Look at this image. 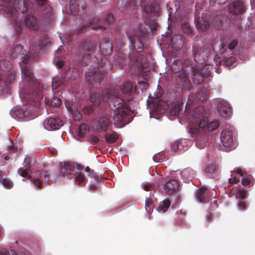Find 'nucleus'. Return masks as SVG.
Listing matches in <instances>:
<instances>
[{
  "label": "nucleus",
  "mask_w": 255,
  "mask_h": 255,
  "mask_svg": "<svg viewBox=\"0 0 255 255\" xmlns=\"http://www.w3.org/2000/svg\"><path fill=\"white\" fill-rule=\"evenodd\" d=\"M135 85L131 81L125 82L121 86V91L124 99L117 97L115 92L109 89H105L102 92V95L93 92L90 96L91 102L95 106H100L105 102L111 101L113 103V122L117 128H121L128 124L130 121L131 110L129 104L133 98L132 93Z\"/></svg>",
  "instance_id": "nucleus-1"
},
{
  "label": "nucleus",
  "mask_w": 255,
  "mask_h": 255,
  "mask_svg": "<svg viewBox=\"0 0 255 255\" xmlns=\"http://www.w3.org/2000/svg\"><path fill=\"white\" fill-rule=\"evenodd\" d=\"M11 58L15 59L19 56L22 59L21 64V71L23 82L25 83L24 86L23 84H20L21 91L19 96L22 100L26 104L31 105L38 108L40 104L39 98L40 96V92H36L35 80L33 71L29 65H28L30 57L26 55V51L23 49L20 44L14 45L10 49Z\"/></svg>",
  "instance_id": "nucleus-2"
},
{
  "label": "nucleus",
  "mask_w": 255,
  "mask_h": 255,
  "mask_svg": "<svg viewBox=\"0 0 255 255\" xmlns=\"http://www.w3.org/2000/svg\"><path fill=\"white\" fill-rule=\"evenodd\" d=\"M11 0H0V11L3 10L12 19V23L14 27L16 35H19L22 31V25L24 24L31 30H36L39 27L38 19L33 15L25 16L23 21L19 18L20 13L24 14L27 12L28 8L26 0H23V7L18 8L19 3L15 2L12 4Z\"/></svg>",
  "instance_id": "nucleus-3"
},
{
  "label": "nucleus",
  "mask_w": 255,
  "mask_h": 255,
  "mask_svg": "<svg viewBox=\"0 0 255 255\" xmlns=\"http://www.w3.org/2000/svg\"><path fill=\"white\" fill-rule=\"evenodd\" d=\"M188 118L191 124L189 132L192 137H196L200 133V129L207 125L208 113L204 107L199 106L190 112Z\"/></svg>",
  "instance_id": "nucleus-4"
},
{
  "label": "nucleus",
  "mask_w": 255,
  "mask_h": 255,
  "mask_svg": "<svg viewBox=\"0 0 255 255\" xmlns=\"http://www.w3.org/2000/svg\"><path fill=\"white\" fill-rule=\"evenodd\" d=\"M130 41L133 48L138 50L129 55V64L132 72L136 74H139L143 71V64L146 61V57L141 53L140 49H142L143 44L139 37L135 40L131 38Z\"/></svg>",
  "instance_id": "nucleus-5"
},
{
  "label": "nucleus",
  "mask_w": 255,
  "mask_h": 255,
  "mask_svg": "<svg viewBox=\"0 0 255 255\" xmlns=\"http://www.w3.org/2000/svg\"><path fill=\"white\" fill-rule=\"evenodd\" d=\"M15 79V72L10 61H0V84H4L6 87L12 84Z\"/></svg>",
  "instance_id": "nucleus-6"
},
{
  "label": "nucleus",
  "mask_w": 255,
  "mask_h": 255,
  "mask_svg": "<svg viewBox=\"0 0 255 255\" xmlns=\"http://www.w3.org/2000/svg\"><path fill=\"white\" fill-rule=\"evenodd\" d=\"M220 126L217 121H212L204 126L203 129H200V133L196 137V145L200 149L204 148L207 144L210 139V132L217 129Z\"/></svg>",
  "instance_id": "nucleus-7"
},
{
  "label": "nucleus",
  "mask_w": 255,
  "mask_h": 255,
  "mask_svg": "<svg viewBox=\"0 0 255 255\" xmlns=\"http://www.w3.org/2000/svg\"><path fill=\"white\" fill-rule=\"evenodd\" d=\"M172 69L175 73L179 72L177 78V85L182 90H189L191 88V83L188 77L187 73L183 70V65L180 64L178 65L177 62L173 63Z\"/></svg>",
  "instance_id": "nucleus-8"
},
{
  "label": "nucleus",
  "mask_w": 255,
  "mask_h": 255,
  "mask_svg": "<svg viewBox=\"0 0 255 255\" xmlns=\"http://www.w3.org/2000/svg\"><path fill=\"white\" fill-rule=\"evenodd\" d=\"M75 163L72 162H60L59 164V181L67 178L72 179L76 174Z\"/></svg>",
  "instance_id": "nucleus-9"
},
{
  "label": "nucleus",
  "mask_w": 255,
  "mask_h": 255,
  "mask_svg": "<svg viewBox=\"0 0 255 255\" xmlns=\"http://www.w3.org/2000/svg\"><path fill=\"white\" fill-rule=\"evenodd\" d=\"M106 75L107 73L104 70L94 68L86 73L85 79L90 84H92L94 82L100 83Z\"/></svg>",
  "instance_id": "nucleus-10"
},
{
  "label": "nucleus",
  "mask_w": 255,
  "mask_h": 255,
  "mask_svg": "<svg viewBox=\"0 0 255 255\" xmlns=\"http://www.w3.org/2000/svg\"><path fill=\"white\" fill-rule=\"evenodd\" d=\"M188 15L186 13L177 12L175 13V20L181 23L182 31L185 34L190 36L193 34V29L187 21Z\"/></svg>",
  "instance_id": "nucleus-11"
},
{
  "label": "nucleus",
  "mask_w": 255,
  "mask_h": 255,
  "mask_svg": "<svg viewBox=\"0 0 255 255\" xmlns=\"http://www.w3.org/2000/svg\"><path fill=\"white\" fill-rule=\"evenodd\" d=\"M96 44L94 42L84 41L79 45V59L88 57L95 50Z\"/></svg>",
  "instance_id": "nucleus-12"
},
{
  "label": "nucleus",
  "mask_w": 255,
  "mask_h": 255,
  "mask_svg": "<svg viewBox=\"0 0 255 255\" xmlns=\"http://www.w3.org/2000/svg\"><path fill=\"white\" fill-rule=\"evenodd\" d=\"M10 114L13 118L19 120L28 121L34 118L30 111L26 107L11 110Z\"/></svg>",
  "instance_id": "nucleus-13"
},
{
  "label": "nucleus",
  "mask_w": 255,
  "mask_h": 255,
  "mask_svg": "<svg viewBox=\"0 0 255 255\" xmlns=\"http://www.w3.org/2000/svg\"><path fill=\"white\" fill-rule=\"evenodd\" d=\"M110 124V118L108 116L103 115L100 116L98 119L94 121L92 127L97 131H105L108 129Z\"/></svg>",
  "instance_id": "nucleus-14"
},
{
  "label": "nucleus",
  "mask_w": 255,
  "mask_h": 255,
  "mask_svg": "<svg viewBox=\"0 0 255 255\" xmlns=\"http://www.w3.org/2000/svg\"><path fill=\"white\" fill-rule=\"evenodd\" d=\"M207 52L204 48L194 45L192 46V56L194 60L198 64H202L208 57Z\"/></svg>",
  "instance_id": "nucleus-15"
},
{
  "label": "nucleus",
  "mask_w": 255,
  "mask_h": 255,
  "mask_svg": "<svg viewBox=\"0 0 255 255\" xmlns=\"http://www.w3.org/2000/svg\"><path fill=\"white\" fill-rule=\"evenodd\" d=\"M31 171L29 167H26L25 169L22 168L18 169V173L21 176L29 179L30 180L31 182L34 185L36 188L38 190L42 189L43 188V182L38 177L35 176H33L30 175L29 174V171Z\"/></svg>",
  "instance_id": "nucleus-16"
},
{
  "label": "nucleus",
  "mask_w": 255,
  "mask_h": 255,
  "mask_svg": "<svg viewBox=\"0 0 255 255\" xmlns=\"http://www.w3.org/2000/svg\"><path fill=\"white\" fill-rule=\"evenodd\" d=\"M228 9L230 13L234 15H242L246 12L245 3L241 0L233 1L229 5Z\"/></svg>",
  "instance_id": "nucleus-17"
},
{
  "label": "nucleus",
  "mask_w": 255,
  "mask_h": 255,
  "mask_svg": "<svg viewBox=\"0 0 255 255\" xmlns=\"http://www.w3.org/2000/svg\"><path fill=\"white\" fill-rule=\"evenodd\" d=\"M217 110L219 114L223 118H227L231 114V108L230 104L224 100H219Z\"/></svg>",
  "instance_id": "nucleus-18"
},
{
  "label": "nucleus",
  "mask_w": 255,
  "mask_h": 255,
  "mask_svg": "<svg viewBox=\"0 0 255 255\" xmlns=\"http://www.w3.org/2000/svg\"><path fill=\"white\" fill-rule=\"evenodd\" d=\"M63 125V121L58 117H49L44 122V126L47 130H56Z\"/></svg>",
  "instance_id": "nucleus-19"
},
{
  "label": "nucleus",
  "mask_w": 255,
  "mask_h": 255,
  "mask_svg": "<svg viewBox=\"0 0 255 255\" xmlns=\"http://www.w3.org/2000/svg\"><path fill=\"white\" fill-rule=\"evenodd\" d=\"M221 140L225 147H232L234 144L232 131L227 128L224 129L221 134Z\"/></svg>",
  "instance_id": "nucleus-20"
},
{
  "label": "nucleus",
  "mask_w": 255,
  "mask_h": 255,
  "mask_svg": "<svg viewBox=\"0 0 255 255\" xmlns=\"http://www.w3.org/2000/svg\"><path fill=\"white\" fill-rule=\"evenodd\" d=\"M195 196L196 200L201 203H207L210 200L208 189L205 187L199 188L196 192Z\"/></svg>",
  "instance_id": "nucleus-21"
},
{
  "label": "nucleus",
  "mask_w": 255,
  "mask_h": 255,
  "mask_svg": "<svg viewBox=\"0 0 255 255\" xmlns=\"http://www.w3.org/2000/svg\"><path fill=\"white\" fill-rule=\"evenodd\" d=\"M40 174H42L45 182L48 184H51L58 180H59L58 170L57 171L44 170Z\"/></svg>",
  "instance_id": "nucleus-22"
},
{
  "label": "nucleus",
  "mask_w": 255,
  "mask_h": 255,
  "mask_svg": "<svg viewBox=\"0 0 255 255\" xmlns=\"http://www.w3.org/2000/svg\"><path fill=\"white\" fill-rule=\"evenodd\" d=\"M179 187L177 180L171 179L166 182L164 185V190L167 194H172L175 192Z\"/></svg>",
  "instance_id": "nucleus-23"
},
{
  "label": "nucleus",
  "mask_w": 255,
  "mask_h": 255,
  "mask_svg": "<svg viewBox=\"0 0 255 255\" xmlns=\"http://www.w3.org/2000/svg\"><path fill=\"white\" fill-rule=\"evenodd\" d=\"M191 68L193 82L196 84H201L203 82L205 76L200 72V68L194 66H192Z\"/></svg>",
  "instance_id": "nucleus-24"
},
{
  "label": "nucleus",
  "mask_w": 255,
  "mask_h": 255,
  "mask_svg": "<svg viewBox=\"0 0 255 255\" xmlns=\"http://www.w3.org/2000/svg\"><path fill=\"white\" fill-rule=\"evenodd\" d=\"M99 21V20H97V22H95L94 20L91 21L90 22H88V24L86 25H83L79 30L78 31V34H81L84 32L87 28L89 26H91L93 30H102L104 29H106V27L104 25H102L100 24H98L97 22Z\"/></svg>",
  "instance_id": "nucleus-25"
},
{
  "label": "nucleus",
  "mask_w": 255,
  "mask_h": 255,
  "mask_svg": "<svg viewBox=\"0 0 255 255\" xmlns=\"http://www.w3.org/2000/svg\"><path fill=\"white\" fill-rule=\"evenodd\" d=\"M50 43V41L46 34H42L40 36L38 46L32 48V50L34 52L39 51L40 49L48 45Z\"/></svg>",
  "instance_id": "nucleus-26"
},
{
  "label": "nucleus",
  "mask_w": 255,
  "mask_h": 255,
  "mask_svg": "<svg viewBox=\"0 0 255 255\" xmlns=\"http://www.w3.org/2000/svg\"><path fill=\"white\" fill-rule=\"evenodd\" d=\"M218 170V167L216 165L215 163H212L208 164L205 168V174L209 176L213 177L216 175Z\"/></svg>",
  "instance_id": "nucleus-27"
},
{
  "label": "nucleus",
  "mask_w": 255,
  "mask_h": 255,
  "mask_svg": "<svg viewBox=\"0 0 255 255\" xmlns=\"http://www.w3.org/2000/svg\"><path fill=\"white\" fill-rule=\"evenodd\" d=\"M238 44V41L237 39L232 40L228 45L222 43L220 46V52L224 53L228 49L232 50L236 48Z\"/></svg>",
  "instance_id": "nucleus-28"
},
{
  "label": "nucleus",
  "mask_w": 255,
  "mask_h": 255,
  "mask_svg": "<svg viewBox=\"0 0 255 255\" xmlns=\"http://www.w3.org/2000/svg\"><path fill=\"white\" fill-rule=\"evenodd\" d=\"M159 10V6L158 4L146 5L143 7L144 12L149 14L156 15Z\"/></svg>",
  "instance_id": "nucleus-29"
},
{
  "label": "nucleus",
  "mask_w": 255,
  "mask_h": 255,
  "mask_svg": "<svg viewBox=\"0 0 255 255\" xmlns=\"http://www.w3.org/2000/svg\"><path fill=\"white\" fill-rule=\"evenodd\" d=\"M65 81V76H56L52 79V88L53 91L55 90L62 85Z\"/></svg>",
  "instance_id": "nucleus-30"
},
{
  "label": "nucleus",
  "mask_w": 255,
  "mask_h": 255,
  "mask_svg": "<svg viewBox=\"0 0 255 255\" xmlns=\"http://www.w3.org/2000/svg\"><path fill=\"white\" fill-rule=\"evenodd\" d=\"M197 23L203 31L206 30L210 25L208 19L206 17H199L197 20Z\"/></svg>",
  "instance_id": "nucleus-31"
},
{
  "label": "nucleus",
  "mask_w": 255,
  "mask_h": 255,
  "mask_svg": "<svg viewBox=\"0 0 255 255\" xmlns=\"http://www.w3.org/2000/svg\"><path fill=\"white\" fill-rule=\"evenodd\" d=\"M200 64V66L196 65L195 66H197L198 68H200V72L203 74V76L205 77H208L210 75L211 71L212 69V65L210 64H205L203 66L202 64Z\"/></svg>",
  "instance_id": "nucleus-32"
},
{
  "label": "nucleus",
  "mask_w": 255,
  "mask_h": 255,
  "mask_svg": "<svg viewBox=\"0 0 255 255\" xmlns=\"http://www.w3.org/2000/svg\"><path fill=\"white\" fill-rule=\"evenodd\" d=\"M170 201L168 199H166L160 202L159 206L157 208V210L159 212H165L170 206Z\"/></svg>",
  "instance_id": "nucleus-33"
},
{
  "label": "nucleus",
  "mask_w": 255,
  "mask_h": 255,
  "mask_svg": "<svg viewBox=\"0 0 255 255\" xmlns=\"http://www.w3.org/2000/svg\"><path fill=\"white\" fill-rule=\"evenodd\" d=\"M133 0H119L118 6L121 11H125V8L130 6Z\"/></svg>",
  "instance_id": "nucleus-34"
},
{
  "label": "nucleus",
  "mask_w": 255,
  "mask_h": 255,
  "mask_svg": "<svg viewBox=\"0 0 255 255\" xmlns=\"http://www.w3.org/2000/svg\"><path fill=\"white\" fill-rule=\"evenodd\" d=\"M77 0H70L69 8L71 13L76 14L79 11V5L77 4Z\"/></svg>",
  "instance_id": "nucleus-35"
},
{
  "label": "nucleus",
  "mask_w": 255,
  "mask_h": 255,
  "mask_svg": "<svg viewBox=\"0 0 255 255\" xmlns=\"http://www.w3.org/2000/svg\"><path fill=\"white\" fill-rule=\"evenodd\" d=\"M182 147L183 143L179 140L174 142L171 145V149L174 152L182 151L183 150Z\"/></svg>",
  "instance_id": "nucleus-36"
},
{
  "label": "nucleus",
  "mask_w": 255,
  "mask_h": 255,
  "mask_svg": "<svg viewBox=\"0 0 255 255\" xmlns=\"http://www.w3.org/2000/svg\"><path fill=\"white\" fill-rule=\"evenodd\" d=\"M118 138V136L116 132H113L112 133H107L105 137L106 141L109 143H114Z\"/></svg>",
  "instance_id": "nucleus-37"
},
{
  "label": "nucleus",
  "mask_w": 255,
  "mask_h": 255,
  "mask_svg": "<svg viewBox=\"0 0 255 255\" xmlns=\"http://www.w3.org/2000/svg\"><path fill=\"white\" fill-rule=\"evenodd\" d=\"M45 103L47 105L54 107H57L60 105L61 100L56 97H53V98L51 100L46 98Z\"/></svg>",
  "instance_id": "nucleus-38"
},
{
  "label": "nucleus",
  "mask_w": 255,
  "mask_h": 255,
  "mask_svg": "<svg viewBox=\"0 0 255 255\" xmlns=\"http://www.w3.org/2000/svg\"><path fill=\"white\" fill-rule=\"evenodd\" d=\"M37 4L41 7V10H46L47 12H51V7L48 4L47 0H36Z\"/></svg>",
  "instance_id": "nucleus-39"
},
{
  "label": "nucleus",
  "mask_w": 255,
  "mask_h": 255,
  "mask_svg": "<svg viewBox=\"0 0 255 255\" xmlns=\"http://www.w3.org/2000/svg\"><path fill=\"white\" fill-rule=\"evenodd\" d=\"M0 182L2 186L6 189H11L13 186V182L8 178H2L0 180Z\"/></svg>",
  "instance_id": "nucleus-40"
},
{
  "label": "nucleus",
  "mask_w": 255,
  "mask_h": 255,
  "mask_svg": "<svg viewBox=\"0 0 255 255\" xmlns=\"http://www.w3.org/2000/svg\"><path fill=\"white\" fill-rule=\"evenodd\" d=\"M182 105L180 102L175 103L171 109V113L174 116H177L181 110Z\"/></svg>",
  "instance_id": "nucleus-41"
},
{
  "label": "nucleus",
  "mask_w": 255,
  "mask_h": 255,
  "mask_svg": "<svg viewBox=\"0 0 255 255\" xmlns=\"http://www.w3.org/2000/svg\"><path fill=\"white\" fill-rule=\"evenodd\" d=\"M75 181L78 184H84L86 181L85 176L81 172L75 176Z\"/></svg>",
  "instance_id": "nucleus-42"
},
{
  "label": "nucleus",
  "mask_w": 255,
  "mask_h": 255,
  "mask_svg": "<svg viewBox=\"0 0 255 255\" xmlns=\"http://www.w3.org/2000/svg\"><path fill=\"white\" fill-rule=\"evenodd\" d=\"M88 127L86 124H83L78 128V134L79 136H83L88 130Z\"/></svg>",
  "instance_id": "nucleus-43"
},
{
  "label": "nucleus",
  "mask_w": 255,
  "mask_h": 255,
  "mask_svg": "<svg viewBox=\"0 0 255 255\" xmlns=\"http://www.w3.org/2000/svg\"><path fill=\"white\" fill-rule=\"evenodd\" d=\"M85 170L88 173L89 176L91 177V178H93L96 180H98V177L96 173L94 170L91 169L89 166H87L85 168Z\"/></svg>",
  "instance_id": "nucleus-44"
},
{
  "label": "nucleus",
  "mask_w": 255,
  "mask_h": 255,
  "mask_svg": "<svg viewBox=\"0 0 255 255\" xmlns=\"http://www.w3.org/2000/svg\"><path fill=\"white\" fill-rule=\"evenodd\" d=\"M247 192L244 190L240 189L236 194L237 198L240 200H243L246 198Z\"/></svg>",
  "instance_id": "nucleus-45"
},
{
  "label": "nucleus",
  "mask_w": 255,
  "mask_h": 255,
  "mask_svg": "<svg viewBox=\"0 0 255 255\" xmlns=\"http://www.w3.org/2000/svg\"><path fill=\"white\" fill-rule=\"evenodd\" d=\"M145 209L146 210L150 212L153 209L152 201L151 198H147L145 201Z\"/></svg>",
  "instance_id": "nucleus-46"
},
{
  "label": "nucleus",
  "mask_w": 255,
  "mask_h": 255,
  "mask_svg": "<svg viewBox=\"0 0 255 255\" xmlns=\"http://www.w3.org/2000/svg\"><path fill=\"white\" fill-rule=\"evenodd\" d=\"M237 206L239 209L242 211H246L248 208L246 202L243 200H238Z\"/></svg>",
  "instance_id": "nucleus-47"
},
{
  "label": "nucleus",
  "mask_w": 255,
  "mask_h": 255,
  "mask_svg": "<svg viewBox=\"0 0 255 255\" xmlns=\"http://www.w3.org/2000/svg\"><path fill=\"white\" fill-rule=\"evenodd\" d=\"M236 63V58L235 57L231 56L227 58L225 61V64L227 67L234 65Z\"/></svg>",
  "instance_id": "nucleus-48"
},
{
  "label": "nucleus",
  "mask_w": 255,
  "mask_h": 255,
  "mask_svg": "<svg viewBox=\"0 0 255 255\" xmlns=\"http://www.w3.org/2000/svg\"><path fill=\"white\" fill-rule=\"evenodd\" d=\"M105 21L109 24H112L114 21L113 15L111 14H108L105 17Z\"/></svg>",
  "instance_id": "nucleus-49"
},
{
  "label": "nucleus",
  "mask_w": 255,
  "mask_h": 255,
  "mask_svg": "<svg viewBox=\"0 0 255 255\" xmlns=\"http://www.w3.org/2000/svg\"><path fill=\"white\" fill-rule=\"evenodd\" d=\"M197 98L200 101H205V100H206L207 99V96L205 94V93H204V92H198L197 94Z\"/></svg>",
  "instance_id": "nucleus-50"
},
{
  "label": "nucleus",
  "mask_w": 255,
  "mask_h": 255,
  "mask_svg": "<svg viewBox=\"0 0 255 255\" xmlns=\"http://www.w3.org/2000/svg\"><path fill=\"white\" fill-rule=\"evenodd\" d=\"M56 62V65L58 68L61 69L64 65V61L63 60L58 59L57 60H54Z\"/></svg>",
  "instance_id": "nucleus-51"
},
{
  "label": "nucleus",
  "mask_w": 255,
  "mask_h": 255,
  "mask_svg": "<svg viewBox=\"0 0 255 255\" xmlns=\"http://www.w3.org/2000/svg\"><path fill=\"white\" fill-rule=\"evenodd\" d=\"M83 111L84 114L89 115L93 112V109L91 106H87L84 107Z\"/></svg>",
  "instance_id": "nucleus-52"
},
{
  "label": "nucleus",
  "mask_w": 255,
  "mask_h": 255,
  "mask_svg": "<svg viewBox=\"0 0 255 255\" xmlns=\"http://www.w3.org/2000/svg\"><path fill=\"white\" fill-rule=\"evenodd\" d=\"M11 251H9L6 249H0V255H10Z\"/></svg>",
  "instance_id": "nucleus-53"
},
{
  "label": "nucleus",
  "mask_w": 255,
  "mask_h": 255,
  "mask_svg": "<svg viewBox=\"0 0 255 255\" xmlns=\"http://www.w3.org/2000/svg\"><path fill=\"white\" fill-rule=\"evenodd\" d=\"M90 139L91 141L93 143H97L100 141L99 138L95 135H91Z\"/></svg>",
  "instance_id": "nucleus-54"
},
{
  "label": "nucleus",
  "mask_w": 255,
  "mask_h": 255,
  "mask_svg": "<svg viewBox=\"0 0 255 255\" xmlns=\"http://www.w3.org/2000/svg\"><path fill=\"white\" fill-rule=\"evenodd\" d=\"M251 183L250 180L248 178H243L242 180V184L243 186H247Z\"/></svg>",
  "instance_id": "nucleus-55"
},
{
  "label": "nucleus",
  "mask_w": 255,
  "mask_h": 255,
  "mask_svg": "<svg viewBox=\"0 0 255 255\" xmlns=\"http://www.w3.org/2000/svg\"><path fill=\"white\" fill-rule=\"evenodd\" d=\"M73 118L75 121H80L82 118V116L80 113H77L75 115H74Z\"/></svg>",
  "instance_id": "nucleus-56"
},
{
  "label": "nucleus",
  "mask_w": 255,
  "mask_h": 255,
  "mask_svg": "<svg viewBox=\"0 0 255 255\" xmlns=\"http://www.w3.org/2000/svg\"><path fill=\"white\" fill-rule=\"evenodd\" d=\"M151 188V185L146 184V185H143V189L144 190H145L146 191L150 190Z\"/></svg>",
  "instance_id": "nucleus-57"
},
{
  "label": "nucleus",
  "mask_w": 255,
  "mask_h": 255,
  "mask_svg": "<svg viewBox=\"0 0 255 255\" xmlns=\"http://www.w3.org/2000/svg\"><path fill=\"white\" fill-rule=\"evenodd\" d=\"M229 0H216V1L219 4H224L227 2Z\"/></svg>",
  "instance_id": "nucleus-58"
},
{
  "label": "nucleus",
  "mask_w": 255,
  "mask_h": 255,
  "mask_svg": "<svg viewBox=\"0 0 255 255\" xmlns=\"http://www.w3.org/2000/svg\"><path fill=\"white\" fill-rule=\"evenodd\" d=\"M236 172L237 174H240L241 176H243L244 175V173L241 168H238Z\"/></svg>",
  "instance_id": "nucleus-59"
},
{
  "label": "nucleus",
  "mask_w": 255,
  "mask_h": 255,
  "mask_svg": "<svg viewBox=\"0 0 255 255\" xmlns=\"http://www.w3.org/2000/svg\"><path fill=\"white\" fill-rule=\"evenodd\" d=\"M75 165H76V168H77V169L78 170L82 171L84 169V167L83 166H82L81 165L78 164V163H75Z\"/></svg>",
  "instance_id": "nucleus-60"
},
{
  "label": "nucleus",
  "mask_w": 255,
  "mask_h": 255,
  "mask_svg": "<svg viewBox=\"0 0 255 255\" xmlns=\"http://www.w3.org/2000/svg\"><path fill=\"white\" fill-rule=\"evenodd\" d=\"M11 255H15L12 251L11 250ZM17 255H29L28 252L27 251H24L23 252H22L21 254H17Z\"/></svg>",
  "instance_id": "nucleus-61"
},
{
  "label": "nucleus",
  "mask_w": 255,
  "mask_h": 255,
  "mask_svg": "<svg viewBox=\"0 0 255 255\" xmlns=\"http://www.w3.org/2000/svg\"><path fill=\"white\" fill-rule=\"evenodd\" d=\"M96 189H97V186L96 185H92L89 186V190L91 191H92V192L95 191L96 190Z\"/></svg>",
  "instance_id": "nucleus-62"
},
{
  "label": "nucleus",
  "mask_w": 255,
  "mask_h": 255,
  "mask_svg": "<svg viewBox=\"0 0 255 255\" xmlns=\"http://www.w3.org/2000/svg\"><path fill=\"white\" fill-rule=\"evenodd\" d=\"M213 216L211 214L208 215L207 217V222H212L213 220Z\"/></svg>",
  "instance_id": "nucleus-63"
},
{
  "label": "nucleus",
  "mask_w": 255,
  "mask_h": 255,
  "mask_svg": "<svg viewBox=\"0 0 255 255\" xmlns=\"http://www.w3.org/2000/svg\"><path fill=\"white\" fill-rule=\"evenodd\" d=\"M232 179L235 183H238L240 182V179L236 177H234Z\"/></svg>",
  "instance_id": "nucleus-64"
}]
</instances>
